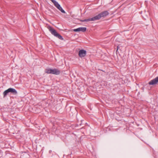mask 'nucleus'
Instances as JSON below:
<instances>
[{"label":"nucleus","instance_id":"nucleus-1","mask_svg":"<svg viewBox=\"0 0 158 158\" xmlns=\"http://www.w3.org/2000/svg\"><path fill=\"white\" fill-rule=\"evenodd\" d=\"M109 14V12L107 10H105L102 12L98 15L93 17L91 18H89L88 19H85L83 20H80L81 22H88L90 21H94L96 20H99L102 18H105L108 16Z\"/></svg>","mask_w":158,"mask_h":158},{"label":"nucleus","instance_id":"nucleus-2","mask_svg":"<svg viewBox=\"0 0 158 158\" xmlns=\"http://www.w3.org/2000/svg\"><path fill=\"white\" fill-rule=\"evenodd\" d=\"M48 28L51 33L54 36L58 38L59 39L63 40L64 38L59 33H58L56 30H55L53 27L48 26Z\"/></svg>","mask_w":158,"mask_h":158},{"label":"nucleus","instance_id":"nucleus-3","mask_svg":"<svg viewBox=\"0 0 158 158\" xmlns=\"http://www.w3.org/2000/svg\"><path fill=\"white\" fill-rule=\"evenodd\" d=\"M9 93H12L13 94L16 95L17 94V91L15 89L12 88H9L5 90L3 93V97H5Z\"/></svg>","mask_w":158,"mask_h":158},{"label":"nucleus","instance_id":"nucleus-4","mask_svg":"<svg viewBox=\"0 0 158 158\" xmlns=\"http://www.w3.org/2000/svg\"><path fill=\"white\" fill-rule=\"evenodd\" d=\"M158 83V76L150 81L149 82V85H153L156 84Z\"/></svg>","mask_w":158,"mask_h":158},{"label":"nucleus","instance_id":"nucleus-5","mask_svg":"<svg viewBox=\"0 0 158 158\" xmlns=\"http://www.w3.org/2000/svg\"><path fill=\"white\" fill-rule=\"evenodd\" d=\"M86 54V52L84 49H82L80 50L79 52V56L80 57H85Z\"/></svg>","mask_w":158,"mask_h":158},{"label":"nucleus","instance_id":"nucleus-6","mask_svg":"<svg viewBox=\"0 0 158 158\" xmlns=\"http://www.w3.org/2000/svg\"><path fill=\"white\" fill-rule=\"evenodd\" d=\"M86 30V28L85 27H80L74 29V31L75 32L81 31L82 32H85Z\"/></svg>","mask_w":158,"mask_h":158},{"label":"nucleus","instance_id":"nucleus-7","mask_svg":"<svg viewBox=\"0 0 158 158\" xmlns=\"http://www.w3.org/2000/svg\"><path fill=\"white\" fill-rule=\"evenodd\" d=\"M55 6L61 12L63 13H65L66 12L64 10H63L62 7L60 6V5L58 2L56 4Z\"/></svg>","mask_w":158,"mask_h":158},{"label":"nucleus","instance_id":"nucleus-8","mask_svg":"<svg viewBox=\"0 0 158 158\" xmlns=\"http://www.w3.org/2000/svg\"><path fill=\"white\" fill-rule=\"evenodd\" d=\"M60 73V70L56 69H52V74L55 75H59Z\"/></svg>","mask_w":158,"mask_h":158},{"label":"nucleus","instance_id":"nucleus-9","mask_svg":"<svg viewBox=\"0 0 158 158\" xmlns=\"http://www.w3.org/2000/svg\"><path fill=\"white\" fill-rule=\"evenodd\" d=\"M52 69H46L45 70V72L47 73L52 74Z\"/></svg>","mask_w":158,"mask_h":158},{"label":"nucleus","instance_id":"nucleus-10","mask_svg":"<svg viewBox=\"0 0 158 158\" xmlns=\"http://www.w3.org/2000/svg\"><path fill=\"white\" fill-rule=\"evenodd\" d=\"M50 0L54 4V5H56V4L58 3V2H56L55 0Z\"/></svg>","mask_w":158,"mask_h":158},{"label":"nucleus","instance_id":"nucleus-11","mask_svg":"<svg viewBox=\"0 0 158 158\" xmlns=\"http://www.w3.org/2000/svg\"><path fill=\"white\" fill-rule=\"evenodd\" d=\"M118 48H119V46H118L117 47V50H116V52L117 51L118 49Z\"/></svg>","mask_w":158,"mask_h":158}]
</instances>
